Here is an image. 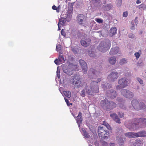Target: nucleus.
I'll list each match as a JSON object with an SVG mask.
<instances>
[{
  "instance_id": "5fc2aeb1",
  "label": "nucleus",
  "mask_w": 146,
  "mask_h": 146,
  "mask_svg": "<svg viewBox=\"0 0 146 146\" xmlns=\"http://www.w3.org/2000/svg\"><path fill=\"white\" fill-rule=\"evenodd\" d=\"M141 3V2L140 1V0H137L136 1V3L137 4L140 3Z\"/></svg>"
},
{
  "instance_id": "f257e3e1",
  "label": "nucleus",
  "mask_w": 146,
  "mask_h": 146,
  "mask_svg": "<svg viewBox=\"0 0 146 146\" xmlns=\"http://www.w3.org/2000/svg\"><path fill=\"white\" fill-rule=\"evenodd\" d=\"M142 125L143 127L146 126V119L144 118H140L139 119L135 118L132 121H126L125 123V126L131 130L136 129L137 128L140 127L138 125Z\"/></svg>"
},
{
  "instance_id": "0e129e2a",
  "label": "nucleus",
  "mask_w": 146,
  "mask_h": 146,
  "mask_svg": "<svg viewBox=\"0 0 146 146\" xmlns=\"http://www.w3.org/2000/svg\"><path fill=\"white\" fill-rule=\"evenodd\" d=\"M57 8H58V9H60V6H58Z\"/></svg>"
},
{
  "instance_id": "a18cd8bd",
  "label": "nucleus",
  "mask_w": 146,
  "mask_h": 146,
  "mask_svg": "<svg viewBox=\"0 0 146 146\" xmlns=\"http://www.w3.org/2000/svg\"><path fill=\"white\" fill-rule=\"evenodd\" d=\"M95 20L98 23H102L103 22V20L100 19H96Z\"/></svg>"
},
{
  "instance_id": "f03ea898",
  "label": "nucleus",
  "mask_w": 146,
  "mask_h": 146,
  "mask_svg": "<svg viewBox=\"0 0 146 146\" xmlns=\"http://www.w3.org/2000/svg\"><path fill=\"white\" fill-rule=\"evenodd\" d=\"M85 88L86 93L90 95H94L95 93L99 92V87L97 85V82L95 81L91 82Z\"/></svg>"
},
{
  "instance_id": "a878e982",
  "label": "nucleus",
  "mask_w": 146,
  "mask_h": 146,
  "mask_svg": "<svg viewBox=\"0 0 146 146\" xmlns=\"http://www.w3.org/2000/svg\"><path fill=\"white\" fill-rule=\"evenodd\" d=\"M131 145H133V146H142L143 145V143L142 141L138 140L135 141L133 144L131 143Z\"/></svg>"
},
{
  "instance_id": "4468645a",
  "label": "nucleus",
  "mask_w": 146,
  "mask_h": 146,
  "mask_svg": "<svg viewBox=\"0 0 146 146\" xmlns=\"http://www.w3.org/2000/svg\"><path fill=\"white\" fill-rule=\"evenodd\" d=\"M119 77L118 73L117 72H111L108 76V80L111 82H114Z\"/></svg>"
},
{
  "instance_id": "bb28decb",
  "label": "nucleus",
  "mask_w": 146,
  "mask_h": 146,
  "mask_svg": "<svg viewBox=\"0 0 146 146\" xmlns=\"http://www.w3.org/2000/svg\"><path fill=\"white\" fill-rule=\"evenodd\" d=\"M136 137H143L146 136V131H141L137 133H136Z\"/></svg>"
},
{
  "instance_id": "58836bf2",
  "label": "nucleus",
  "mask_w": 146,
  "mask_h": 146,
  "mask_svg": "<svg viewBox=\"0 0 146 146\" xmlns=\"http://www.w3.org/2000/svg\"><path fill=\"white\" fill-rule=\"evenodd\" d=\"M137 80L141 84H143V82L142 80L139 78H137Z\"/></svg>"
},
{
  "instance_id": "aec40b11",
  "label": "nucleus",
  "mask_w": 146,
  "mask_h": 146,
  "mask_svg": "<svg viewBox=\"0 0 146 146\" xmlns=\"http://www.w3.org/2000/svg\"><path fill=\"white\" fill-rule=\"evenodd\" d=\"M116 139L118 141V144L120 146H123L124 143V141H126V138L122 137H117Z\"/></svg>"
},
{
  "instance_id": "423d86ee",
  "label": "nucleus",
  "mask_w": 146,
  "mask_h": 146,
  "mask_svg": "<svg viewBox=\"0 0 146 146\" xmlns=\"http://www.w3.org/2000/svg\"><path fill=\"white\" fill-rule=\"evenodd\" d=\"M100 105L103 108L106 110L112 109L115 108L116 106V104L114 102L109 101L106 99L101 101Z\"/></svg>"
},
{
  "instance_id": "603ef678",
  "label": "nucleus",
  "mask_w": 146,
  "mask_h": 146,
  "mask_svg": "<svg viewBox=\"0 0 146 146\" xmlns=\"http://www.w3.org/2000/svg\"><path fill=\"white\" fill-rule=\"evenodd\" d=\"M58 30H61V25L58 23Z\"/></svg>"
},
{
  "instance_id": "6e6552de",
  "label": "nucleus",
  "mask_w": 146,
  "mask_h": 146,
  "mask_svg": "<svg viewBox=\"0 0 146 146\" xmlns=\"http://www.w3.org/2000/svg\"><path fill=\"white\" fill-rule=\"evenodd\" d=\"M76 21L79 25L85 27L88 25L86 17L82 14H80L77 16Z\"/></svg>"
},
{
  "instance_id": "9d476101",
  "label": "nucleus",
  "mask_w": 146,
  "mask_h": 146,
  "mask_svg": "<svg viewBox=\"0 0 146 146\" xmlns=\"http://www.w3.org/2000/svg\"><path fill=\"white\" fill-rule=\"evenodd\" d=\"M70 82L75 87L79 88L82 86L80 78L79 76L76 75L72 76Z\"/></svg>"
},
{
  "instance_id": "13d9d810",
  "label": "nucleus",
  "mask_w": 146,
  "mask_h": 146,
  "mask_svg": "<svg viewBox=\"0 0 146 146\" xmlns=\"http://www.w3.org/2000/svg\"><path fill=\"white\" fill-rule=\"evenodd\" d=\"M101 80V78H99L98 80H97V82L96 81V82H97V83L98 82H100Z\"/></svg>"
},
{
  "instance_id": "7c9ffc66",
  "label": "nucleus",
  "mask_w": 146,
  "mask_h": 146,
  "mask_svg": "<svg viewBox=\"0 0 146 146\" xmlns=\"http://www.w3.org/2000/svg\"><path fill=\"white\" fill-rule=\"evenodd\" d=\"M92 2L96 5L100 6L101 4V0H92Z\"/></svg>"
},
{
  "instance_id": "ddd939ff",
  "label": "nucleus",
  "mask_w": 146,
  "mask_h": 146,
  "mask_svg": "<svg viewBox=\"0 0 146 146\" xmlns=\"http://www.w3.org/2000/svg\"><path fill=\"white\" fill-rule=\"evenodd\" d=\"M121 93L124 97L127 98H131L134 96L133 92L129 90L126 89H123L121 90Z\"/></svg>"
},
{
  "instance_id": "e2e57ef3",
  "label": "nucleus",
  "mask_w": 146,
  "mask_h": 146,
  "mask_svg": "<svg viewBox=\"0 0 146 146\" xmlns=\"http://www.w3.org/2000/svg\"><path fill=\"white\" fill-rule=\"evenodd\" d=\"M69 106L70 105H72V103H70V104H69Z\"/></svg>"
},
{
  "instance_id": "412c9836",
  "label": "nucleus",
  "mask_w": 146,
  "mask_h": 146,
  "mask_svg": "<svg viewBox=\"0 0 146 146\" xmlns=\"http://www.w3.org/2000/svg\"><path fill=\"white\" fill-rule=\"evenodd\" d=\"M110 116L116 122L121 123L120 119L118 117L117 115L115 113H113L110 115Z\"/></svg>"
},
{
  "instance_id": "6ab92c4d",
  "label": "nucleus",
  "mask_w": 146,
  "mask_h": 146,
  "mask_svg": "<svg viewBox=\"0 0 146 146\" xmlns=\"http://www.w3.org/2000/svg\"><path fill=\"white\" fill-rule=\"evenodd\" d=\"M119 50V48L118 47H113L112 48L109 52L111 55H113L117 54Z\"/></svg>"
},
{
  "instance_id": "1a4fd4ad",
  "label": "nucleus",
  "mask_w": 146,
  "mask_h": 146,
  "mask_svg": "<svg viewBox=\"0 0 146 146\" xmlns=\"http://www.w3.org/2000/svg\"><path fill=\"white\" fill-rule=\"evenodd\" d=\"M101 75L102 73L100 71L93 68H90L88 73V76L91 78H96Z\"/></svg>"
},
{
  "instance_id": "f704fd0d",
  "label": "nucleus",
  "mask_w": 146,
  "mask_h": 146,
  "mask_svg": "<svg viewBox=\"0 0 146 146\" xmlns=\"http://www.w3.org/2000/svg\"><path fill=\"white\" fill-rule=\"evenodd\" d=\"M88 54L91 57L95 58L96 57V55L94 54V53L91 51H89V52Z\"/></svg>"
},
{
  "instance_id": "39448f33",
  "label": "nucleus",
  "mask_w": 146,
  "mask_h": 146,
  "mask_svg": "<svg viewBox=\"0 0 146 146\" xmlns=\"http://www.w3.org/2000/svg\"><path fill=\"white\" fill-rule=\"evenodd\" d=\"M63 13H62L61 17L59 19L58 24L61 25H63L66 20L67 21H70L72 15V11L71 10H68L65 15Z\"/></svg>"
},
{
  "instance_id": "b1692460",
  "label": "nucleus",
  "mask_w": 146,
  "mask_h": 146,
  "mask_svg": "<svg viewBox=\"0 0 146 146\" xmlns=\"http://www.w3.org/2000/svg\"><path fill=\"white\" fill-rule=\"evenodd\" d=\"M108 62L111 64L114 65L115 64L116 60L115 56L111 57L108 58Z\"/></svg>"
},
{
  "instance_id": "a19ab883",
  "label": "nucleus",
  "mask_w": 146,
  "mask_h": 146,
  "mask_svg": "<svg viewBox=\"0 0 146 146\" xmlns=\"http://www.w3.org/2000/svg\"><path fill=\"white\" fill-rule=\"evenodd\" d=\"M122 2V0H118L117 1V6L118 7H119L121 5Z\"/></svg>"
},
{
  "instance_id": "3c124183",
  "label": "nucleus",
  "mask_w": 146,
  "mask_h": 146,
  "mask_svg": "<svg viewBox=\"0 0 146 146\" xmlns=\"http://www.w3.org/2000/svg\"><path fill=\"white\" fill-rule=\"evenodd\" d=\"M64 99H65V100L66 103L67 105L69 106L68 100L67 99H66V98H64Z\"/></svg>"
},
{
  "instance_id": "ea45409f",
  "label": "nucleus",
  "mask_w": 146,
  "mask_h": 146,
  "mask_svg": "<svg viewBox=\"0 0 146 146\" xmlns=\"http://www.w3.org/2000/svg\"><path fill=\"white\" fill-rule=\"evenodd\" d=\"M56 49L58 52H60L61 49V46L60 45H57L56 46Z\"/></svg>"
},
{
  "instance_id": "2eb2a0df",
  "label": "nucleus",
  "mask_w": 146,
  "mask_h": 146,
  "mask_svg": "<svg viewBox=\"0 0 146 146\" xmlns=\"http://www.w3.org/2000/svg\"><path fill=\"white\" fill-rule=\"evenodd\" d=\"M79 63L81 66L82 71L85 74L87 73V67L86 62L83 60H80Z\"/></svg>"
},
{
  "instance_id": "6e6d98bb",
  "label": "nucleus",
  "mask_w": 146,
  "mask_h": 146,
  "mask_svg": "<svg viewBox=\"0 0 146 146\" xmlns=\"http://www.w3.org/2000/svg\"><path fill=\"white\" fill-rule=\"evenodd\" d=\"M52 9L54 10H56L57 8L56 7L55 5H54L52 7Z\"/></svg>"
},
{
  "instance_id": "9b49d317",
  "label": "nucleus",
  "mask_w": 146,
  "mask_h": 146,
  "mask_svg": "<svg viewBox=\"0 0 146 146\" xmlns=\"http://www.w3.org/2000/svg\"><path fill=\"white\" fill-rule=\"evenodd\" d=\"M118 83L119 85L117 86L116 88L117 89H120L128 86V79L125 77L121 78L118 80Z\"/></svg>"
},
{
  "instance_id": "5701e85b",
  "label": "nucleus",
  "mask_w": 146,
  "mask_h": 146,
  "mask_svg": "<svg viewBox=\"0 0 146 146\" xmlns=\"http://www.w3.org/2000/svg\"><path fill=\"white\" fill-rule=\"evenodd\" d=\"M136 133L133 132H129L125 133V135L126 137L129 138H135L136 137Z\"/></svg>"
},
{
  "instance_id": "20e7f679",
  "label": "nucleus",
  "mask_w": 146,
  "mask_h": 146,
  "mask_svg": "<svg viewBox=\"0 0 146 146\" xmlns=\"http://www.w3.org/2000/svg\"><path fill=\"white\" fill-rule=\"evenodd\" d=\"M111 46L110 41L107 40V41L101 42L97 46L98 49L102 52H105L110 48Z\"/></svg>"
},
{
  "instance_id": "c03bdc74",
  "label": "nucleus",
  "mask_w": 146,
  "mask_h": 146,
  "mask_svg": "<svg viewBox=\"0 0 146 146\" xmlns=\"http://www.w3.org/2000/svg\"><path fill=\"white\" fill-rule=\"evenodd\" d=\"M58 67L57 68V70L56 71L57 76L58 78H60V70L58 69Z\"/></svg>"
},
{
  "instance_id": "c756f323",
  "label": "nucleus",
  "mask_w": 146,
  "mask_h": 146,
  "mask_svg": "<svg viewBox=\"0 0 146 146\" xmlns=\"http://www.w3.org/2000/svg\"><path fill=\"white\" fill-rule=\"evenodd\" d=\"M64 95L68 98H70L71 96V92L69 91H64Z\"/></svg>"
},
{
  "instance_id": "052dcab7",
  "label": "nucleus",
  "mask_w": 146,
  "mask_h": 146,
  "mask_svg": "<svg viewBox=\"0 0 146 146\" xmlns=\"http://www.w3.org/2000/svg\"><path fill=\"white\" fill-rule=\"evenodd\" d=\"M63 83L64 84H66V80H63Z\"/></svg>"
},
{
  "instance_id": "cd10ccee",
  "label": "nucleus",
  "mask_w": 146,
  "mask_h": 146,
  "mask_svg": "<svg viewBox=\"0 0 146 146\" xmlns=\"http://www.w3.org/2000/svg\"><path fill=\"white\" fill-rule=\"evenodd\" d=\"M82 133L84 137L86 139H88L90 137V133H87L86 131L85 130V129H84L82 128Z\"/></svg>"
},
{
  "instance_id": "79ce46f5",
  "label": "nucleus",
  "mask_w": 146,
  "mask_h": 146,
  "mask_svg": "<svg viewBox=\"0 0 146 146\" xmlns=\"http://www.w3.org/2000/svg\"><path fill=\"white\" fill-rule=\"evenodd\" d=\"M134 55L136 57V59H137L139 57L140 54L139 52H136L135 53Z\"/></svg>"
},
{
  "instance_id": "37998d69",
  "label": "nucleus",
  "mask_w": 146,
  "mask_h": 146,
  "mask_svg": "<svg viewBox=\"0 0 146 146\" xmlns=\"http://www.w3.org/2000/svg\"><path fill=\"white\" fill-rule=\"evenodd\" d=\"M112 6L111 5H108L106 7V9L109 10L111 8Z\"/></svg>"
},
{
  "instance_id": "a211bd4d",
  "label": "nucleus",
  "mask_w": 146,
  "mask_h": 146,
  "mask_svg": "<svg viewBox=\"0 0 146 146\" xmlns=\"http://www.w3.org/2000/svg\"><path fill=\"white\" fill-rule=\"evenodd\" d=\"M64 62V57L62 55H60L58 59H56L54 61V62L56 65H59L63 63Z\"/></svg>"
},
{
  "instance_id": "e433bc0d",
  "label": "nucleus",
  "mask_w": 146,
  "mask_h": 146,
  "mask_svg": "<svg viewBox=\"0 0 146 146\" xmlns=\"http://www.w3.org/2000/svg\"><path fill=\"white\" fill-rule=\"evenodd\" d=\"M104 125H105L107 128L109 130H111V127H110V126L107 123L105 122H104Z\"/></svg>"
},
{
  "instance_id": "7ed1b4c3",
  "label": "nucleus",
  "mask_w": 146,
  "mask_h": 146,
  "mask_svg": "<svg viewBox=\"0 0 146 146\" xmlns=\"http://www.w3.org/2000/svg\"><path fill=\"white\" fill-rule=\"evenodd\" d=\"M131 106L130 107L131 110H139L146 109V105L143 102L136 100H133L131 102Z\"/></svg>"
},
{
  "instance_id": "473e14b6",
  "label": "nucleus",
  "mask_w": 146,
  "mask_h": 146,
  "mask_svg": "<svg viewBox=\"0 0 146 146\" xmlns=\"http://www.w3.org/2000/svg\"><path fill=\"white\" fill-rule=\"evenodd\" d=\"M117 29L115 27L112 28L110 30V33L112 35H114L116 33Z\"/></svg>"
},
{
  "instance_id": "8fccbe9b",
  "label": "nucleus",
  "mask_w": 146,
  "mask_h": 146,
  "mask_svg": "<svg viewBox=\"0 0 146 146\" xmlns=\"http://www.w3.org/2000/svg\"><path fill=\"white\" fill-rule=\"evenodd\" d=\"M118 115L120 118H122L123 117V114L122 113L121 114L120 113H119Z\"/></svg>"
},
{
  "instance_id": "f8f14e48",
  "label": "nucleus",
  "mask_w": 146,
  "mask_h": 146,
  "mask_svg": "<svg viewBox=\"0 0 146 146\" xmlns=\"http://www.w3.org/2000/svg\"><path fill=\"white\" fill-rule=\"evenodd\" d=\"M98 133L100 137H103L104 139H106L109 136L108 131L106 130L104 127L102 126H100L98 127Z\"/></svg>"
},
{
  "instance_id": "0eeeda50",
  "label": "nucleus",
  "mask_w": 146,
  "mask_h": 146,
  "mask_svg": "<svg viewBox=\"0 0 146 146\" xmlns=\"http://www.w3.org/2000/svg\"><path fill=\"white\" fill-rule=\"evenodd\" d=\"M63 70L64 73L69 75H71L73 74V70H76L77 68V65H73L72 64H70L67 68L65 67L64 64L62 65Z\"/></svg>"
},
{
  "instance_id": "4d7b16f0",
  "label": "nucleus",
  "mask_w": 146,
  "mask_h": 146,
  "mask_svg": "<svg viewBox=\"0 0 146 146\" xmlns=\"http://www.w3.org/2000/svg\"><path fill=\"white\" fill-rule=\"evenodd\" d=\"M110 146H115V144L114 143H110Z\"/></svg>"
},
{
  "instance_id": "4be33fe9",
  "label": "nucleus",
  "mask_w": 146,
  "mask_h": 146,
  "mask_svg": "<svg viewBox=\"0 0 146 146\" xmlns=\"http://www.w3.org/2000/svg\"><path fill=\"white\" fill-rule=\"evenodd\" d=\"M82 119V113L79 112V114L77 117L76 121L78 125V127H79L80 126V124L81 123Z\"/></svg>"
},
{
  "instance_id": "2f4dec72",
  "label": "nucleus",
  "mask_w": 146,
  "mask_h": 146,
  "mask_svg": "<svg viewBox=\"0 0 146 146\" xmlns=\"http://www.w3.org/2000/svg\"><path fill=\"white\" fill-rule=\"evenodd\" d=\"M136 22L135 21L133 20L131 22V25L130 29L132 30H134L135 29V23Z\"/></svg>"
},
{
  "instance_id": "680f3d73",
  "label": "nucleus",
  "mask_w": 146,
  "mask_h": 146,
  "mask_svg": "<svg viewBox=\"0 0 146 146\" xmlns=\"http://www.w3.org/2000/svg\"><path fill=\"white\" fill-rule=\"evenodd\" d=\"M104 143L106 145H108L107 143L106 142H105Z\"/></svg>"
},
{
  "instance_id": "c9c22d12",
  "label": "nucleus",
  "mask_w": 146,
  "mask_h": 146,
  "mask_svg": "<svg viewBox=\"0 0 146 146\" xmlns=\"http://www.w3.org/2000/svg\"><path fill=\"white\" fill-rule=\"evenodd\" d=\"M86 91L85 88L83 89L80 92V95L82 97H84L85 96Z\"/></svg>"
},
{
  "instance_id": "49530a36",
  "label": "nucleus",
  "mask_w": 146,
  "mask_h": 146,
  "mask_svg": "<svg viewBox=\"0 0 146 146\" xmlns=\"http://www.w3.org/2000/svg\"><path fill=\"white\" fill-rule=\"evenodd\" d=\"M129 36L130 38H133L134 37V35L132 33H130L129 35Z\"/></svg>"
},
{
  "instance_id": "de8ad7c7",
  "label": "nucleus",
  "mask_w": 146,
  "mask_h": 146,
  "mask_svg": "<svg viewBox=\"0 0 146 146\" xmlns=\"http://www.w3.org/2000/svg\"><path fill=\"white\" fill-rule=\"evenodd\" d=\"M127 15H128V13L127 12H123V16L124 17H127Z\"/></svg>"
},
{
  "instance_id": "bf43d9fd",
  "label": "nucleus",
  "mask_w": 146,
  "mask_h": 146,
  "mask_svg": "<svg viewBox=\"0 0 146 146\" xmlns=\"http://www.w3.org/2000/svg\"><path fill=\"white\" fill-rule=\"evenodd\" d=\"M56 10V11L57 12H59L60 11V9H58V8H57Z\"/></svg>"
},
{
  "instance_id": "864d4df0",
  "label": "nucleus",
  "mask_w": 146,
  "mask_h": 146,
  "mask_svg": "<svg viewBox=\"0 0 146 146\" xmlns=\"http://www.w3.org/2000/svg\"><path fill=\"white\" fill-rule=\"evenodd\" d=\"M72 50L74 53H76L77 51L74 48H72Z\"/></svg>"
},
{
  "instance_id": "09e8293b",
  "label": "nucleus",
  "mask_w": 146,
  "mask_h": 146,
  "mask_svg": "<svg viewBox=\"0 0 146 146\" xmlns=\"http://www.w3.org/2000/svg\"><path fill=\"white\" fill-rule=\"evenodd\" d=\"M61 34L62 35L65 36H66V34L65 33L64 31H63V29H62L61 31Z\"/></svg>"
},
{
  "instance_id": "f3484780",
  "label": "nucleus",
  "mask_w": 146,
  "mask_h": 146,
  "mask_svg": "<svg viewBox=\"0 0 146 146\" xmlns=\"http://www.w3.org/2000/svg\"><path fill=\"white\" fill-rule=\"evenodd\" d=\"M90 42V40L89 38H83L81 41V45L85 47L88 46Z\"/></svg>"
},
{
  "instance_id": "dca6fc26",
  "label": "nucleus",
  "mask_w": 146,
  "mask_h": 146,
  "mask_svg": "<svg viewBox=\"0 0 146 146\" xmlns=\"http://www.w3.org/2000/svg\"><path fill=\"white\" fill-rule=\"evenodd\" d=\"M107 96L110 97L112 99H114L117 96L116 92L114 90H108L106 92Z\"/></svg>"
},
{
  "instance_id": "393cba45",
  "label": "nucleus",
  "mask_w": 146,
  "mask_h": 146,
  "mask_svg": "<svg viewBox=\"0 0 146 146\" xmlns=\"http://www.w3.org/2000/svg\"><path fill=\"white\" fill-rule=\"evenodd\" d=\"M102 88L104 90H106L107 89L111 88V86L108 83L103 82L102 84Z\"/></svg>"
},
{
  "instance_id": "72a5a7b5",
  "label": "nucleus",
  "mask_w": 146,
  "mask_h": 146,
  "mask_svg": "<svg viewBox=\"0 0 146 146\" xmlns=\"http://www.w3.org/2000/svg\"><path fill=\"white\" fill-rule=\"evenodd\" d=\"M137 7L139 9H144L146 7V5L144 4H142L141 5L138 6Z\"/></svg>"
},
{
  "instance_id": "c85d7f7f",
  "label": "nucleus",
  "mask_w": 146,
  "mask_h": 146,
  "mask_svg": "<svg viewBox=\"0 0 146 146\" xmlns=\"http://www.w3.org/2000/svg\"><path fill=\"white\" fill-rule=\"evenodd\" d=\"M127 62V60L125 58H123L120 60L119 63L120 65L124 64Z\"/></svg>"
},
{
  "instance_id": "4c0bfd02",
  "label": "nucleus",
  "mask_w": 146,
  "mask_h": 146,
  "mask_svg": "<svg viewBox=\"0 0 146 146\" xmlns=\"http://www.w3.org/2000/svg\"><path fill=\"white\" fill-rule=\"evenodd\" d=\"M119 107L123 109H125L126 108L124 104H123L121 103L119 104Z\"/></svg>"
}]
</instances>
